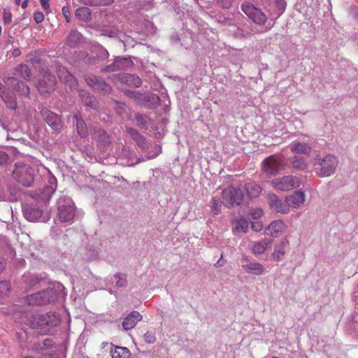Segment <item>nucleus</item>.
I'll return each instance as SVG.
<instances>
[{"label": "nucleus", "instance_id": "nucleus-1", "mask_svg": "<svg viewBox=\"0 0 358 358\" xmlns=\"http://www.w3.org/2000/svg\"><path fill=\"white\" fill-rule=\"evenodd\" d=\"M6 85L8 87H13L14 91L7 89L0 82V96L6 102L7 106L11 109H15L17 103L15 99V92L27 96L30 93L29 87L24 83L17 80L14 77H10L6 81Z\"/></svg>", "mask_w": 358, "mask_h": 358}, {"label": "nucleus", "instance_id": "nucleus-2", "mask_svg": "<svg viewBox=\"0 0 358 358\" xmlns=\"http://www.w3.org/2000/svg\"><path fill=\"white\" fill-rule=\"evenodd\" d=\"M338 163L337 157L333 155H327L325 157L317 155L315 157L313 165L319 177H328L335 172Z\"/></svg>", "mask_w": 358, "mask_h": 358}, {"label": "nucleus", "instance_id": "nucleus-3", "mask_svg": "<svg viewBox=\"0 0 358 358\" xmlns=\"http://www.w3.org/2000/svg\"><path fill=\"white\" fill-rule=\"evenodd\" d=\"M13 177L23 186L30 187L34 182V170L28 164L17 163L15 165Z\"/></svg>", "mask_w": 358, "mask_h": 358}, {"label": "nucleus", "instance_id": "nucleus-4", "mask_svg": "<svg viewBox=\"0 0 358 358\" xmlns=\"http://www.w3.org/2000/svg\"><path fill=\"white\" fill-rule=\"evenodd\" d=\"M285 166L286 164L277 155L268 156L261 164L262 172L269 176H275L279 171L284 170Z\"/></svg>", "mask_w": 358, "mask_h": 358}, {"label": "nucleus", "instance_id": "nucleus-5", "mask_svg": "<svg viewBox=\"0 0 358 358\" xmlns=\"http://www.w3.org/2000/svg\"><path fill=\"white\" fill-rule=\"evenodd\" d=\"M300 185V179L294 176H285L271 181L272 187L280 191H290L298 188Z\"/></svg>", "mask_w": 358, "mask_h": 358}, {"label": "nucleus", "instance_id": "nucleus-6", "mask_svg": "<svg viewBox=\"0 0 358 358\" xmlns=\"http://www.w3.org/2000/svg\"><path fill=\"white\" fill-rule=\"evenodd\" d=\"M243 199V194L241 189L229 186L222 192V202L225 206H238Z\"/></svg>", "mask_w": 358, "mask_h": 358}, {"label": "nucleus", "instance_id": "nucleus-7", "mask_svg": "<svg viewBox=\"0 0 358 358\" xmlns=\"http://www.w3.org/2000/svg\"><path fill=\"white\" fill-rule=\"evenodd\" d=\"M241 9L249 18L257 24H264L267 20L266 15L261 10L249 3H243Z\"/></svg>", "mask_w": 358, "mask_h": 358}, {"label": "nucleus", "instance_id": "nucleus-8", "mask_svg": "<svg viewBox=\"0 0 358 358\" xmlns=\"http://www.w3.org/2000/svg\"><path fill=\"white\" fill-rule=\"evenodd\" d=\"M55 77L49 72H45L37 84V88L41 94L52 92L56 86Z\"/></svg>", "mask_w": 358, "mask_h": 358}, {"label": "nucleus", "instance_id": "nucleus-9", "mask_svg": "<svg viewBox=\"0 0 358 358\" xmlns=\"http://www.w3.org/2000/svg\"><path fill=\"white\" fill-rule=\"evenodd\" d=\"M50 291L45 290L27 296L24 302L29 306L45 305L50 301Z\"/></svg>", "mask_w": 358, "mask_h": 358}, {"label": "nucleus", "instance_id": "nucleus-10", "mask_svg": "<svg viewBox=\"0 0 358 358\" xmlns=\"http://www.w3.org/2000/svg\"><path fill=\"white\" fill-rule=\"evenodd\" d=\"M42 118L55 131H59L62 128L60 117L50 110L43 108L40 111Z\"/></svg>", "mask_w": 358, "mask_h": 358}, {"label": "nucleus", "instance_id": "nucleus-11", "mask_svg": "<svg viewBox=\"0 0 358 358\" xmlns=\"http://www.w3.org/2000/svg\"><path fill=\"white\" fill-rule=\"evenodd\" d=\"M56 71L60 80L69 85L71 89H75L77 87L76 79L65 67L56 64Z\"/></svg>", "mask_w": 358, "mask_h": 358}, {"label": "nucleus", "instance_id": "nucleus-12", "mask_svg": "<svg viewBox=\"0 0 358 358\" xmlns=\"http://www.w3.org/2000/svg\"><path fill=\"white\" fill-rule=\"evenodd\" d=\"M268 198L269 206L273 210L282 214H287L289 212L287 203H283L276 194H270Z\"/></svg>", "mask_w": 358, "mask_h": 358}, {"label": "nucleus", "instance_id": "nucleus-13", "mask_svg": "<svg viewBox=\"0 0 358 358\" xmlns=\"http://www.w3.org/2000/svg\"><path fill=\"white\" fill-rule=\"evenodd\" d=\"M85 82L89 86L94 87L96 90H101L106 93H109L111 91L110 86L107 84L103 79L95 76L87 77Z\"/></svg>", "mask_w": 358, "mask_h": 358}, {"label": "nucleus", "instance_id": "nucleus-14", "mask_svg": "<svg viewBox=\"0 0 358 358\" xmlns=\"http://www.w3.org/2000/svg\"><path fill=\"white\" fill-rule=\"evenodd\" d=\"M113 78L115 81H120L122 83H125L127 85L135 87H138L141 85V80L139 77L132 74L121 73L114 75Z\"/></svg>", "mask_w": 358, "mask_h": 358}, {"label": "nucleus", "instance_id": "nucleus-15", "mask_svg": "<svg viewBox=\"0 0 358 358\" xmlns=\"http://www.w3.org/2000/svg\"><path fill=\"white\" fill-rule=\"evenodd\" d=\"M304 201L305 194L301 191H295L292 194L285 197V202L289 208H299Z\"/></svg>", "mask_w": 358, "mask_h": 358}, {"label": "nucleus", "instance_id": "nucleus-16", "mask_svg": "<svg viewBox=\"0 0 358 358\" xmlns=\"http://www.w3.org/2000/svg\"><path fill=\"white\" fill-rule=\"evenodd\" d=\"M285 229L286 225L283 221L275 220L267 227L266 233L267 235L275 238L281 236Z\"/></svg>", "mask_w": 358, "mask_h": 358}, {"label": "nucleus", "instance_id": "nucleus-17", "mask_svg": "<svg viewBox=\"0 0 358 358\" xmlns=\"http://www.w3.org/2000/svg\"><path fill=\"white\" fill-rule=\"evenodd\" d=\"M74 217V208L71 204L61 205L58 207V218L60 222L71 221Z\"/></svg>", "mask_w": 358, "mask_h": 358}, {"label": "nucleus", "instance_id": "nucleus-18", "mask_svg": "<svg viewBox=\"0 0 358 358\" xmlns=\"http://www.w3.org/2000/svg\"><path fill=\"white\" fill-rule=\"evenodd\" d=\"M142 315L138 311L131 312L122 322V327L124 330L129 331L132 329L138 321L142 320Z\"/></svg>", "mask_w": 358, "mask_h": 358}, {"label": "nucleus", "instance_id": "nucleus-19", "mask_svg": "<svg viewBox=\"0 0 358 358\" xmlns=\"http://www.w3.org/2000/svg\"><path fill=\"white\" fill-rule=\"evenodd\" d=\"M45 314H32L29 313L27 315V324L31 329L42 328L45 327Z\"/></svg>", "mask_w": 358, "mask_h": 358}, {"label": "nucleus", "instance_id": "nucleus-20", "mask_svg": "<svg viewBox=\"0 0 358 358\" xmlns=\"http://www.w3.org/2000/svg\"><path fill=\"white\" fill-rule=\"evenodd\" d=\"M288 244V240L285 238L282 240L279 243L275 245L274 251L272 253V258L273 260L280 262L284 259Z\"/></svg>", "mask_w": 358, "mask_h": 358}, {"label": "nucleus", "instance_id": "nucleus-21", "mask_svg": "<svg viewBox=\"0 0 358 358\" xmlns=\"http://www.w3.org/2000/svg\"><path fill=\"white\" fill-rule=\"evenodd\" d=\"M273 243L272 239H264L261 241L252 242V251L255 255L263 254L267 248H270Z\"/></svg>", "mask_w": 358, "mask_h": 358}, {"label": "nucleus", "instance_id": "nucleus-22", "mask_svg": "<svg viewBox=\"0 0 358 358\" xmlns=\"http://www.w3.org/2000/svg\"><path fill=\"white\" fill-rule=\"evenodd\" d=\"M242 267L246 273L256 275H260L265 272L264 266L259 262H250Z\"/></svg>", "mask_w": 358, "mask_h": 358}, {"label": "nucleus", "instance_id": "nucleus-23", "mask_svg": "<svg viewBox=\"0 0 358 358\" xmlns=\"http://www.w3.org/2000/svg\"><path fill=\"white\" fill-rule=\"evenodd\" d=\"M291 151L294 153L309 155L311 152V147L306 143L293 142L290 146Z\"/></svg>", "mask_w": 358, "mask_h": 358}, {"label": "nucleus", "instance_id": "nucleus-24", "mask_svg": "<svg viewBox=\"0 0 358 358\" xmlns=\"http://www.w3.org/2000/svg\"><path fill=\"white\" fill-rule=\"evenodd\" d=\"M232 231L234 234L246 233L248 229V221L245 218H240L233 222Z\"/></svg>", "mask_w": 358, "mask_h": 358}, {"label": "nucleus", "instance_id": "nucleus-25", "mask_svg": "<svg viewBox=\"0 0 358 358\" xmlns=\"http://www.w3.org/2000/svg\"><path fill=\"white\" fill-rule=\"evenodd\" d=\"M80 33L77 30H71L65 41V45L71 48H74L80 42Z\"/></svg>", "mask_w": 358, "mask_h": 358}, {"label": "nucleus", "instance_id": "nucleus-26", "mask_svg": "<svg viewBox=\"0 0 358 358\" xmlns=\"http://www.w3.org/2000/svg\"><path fill=\"white\" fill-rule=\"evenodd\" d=\"M247 194L252 198L257 197L262 192L261 187L255 182H248L245 185Z\"/></svg>", "mask_w": 358, "mask_h": 358}, {"label": "nucleus", "instance_id": "nucleus-27", "mask_svg": "<svg viewBox=\"0 0 358 358\" xmlns=\"http://www.w3.org/2000/svg\"><path fill=\"white\" fill-rule=\"evenodd\" d=\"M74 117L76 120V127L78 135L82 137L86 136L87 134V129L85 122L78 113L74 115Z\"/></svg>", "mask_w": 358, "mask_h": 358}, {"label": "nucleus", "instance_id": "nucleus-28", "mask_svg": "<svg viewBox=\"0 0 358 358\" xmlns=\"http://www.w3.org/2000/svg\"><path fill=\"white\" fill-rule=\"evenodd\" d=\"M45 326L55 327L60 324L59 317L54 312H49L45 314Z\"/></svg>", "mask_w": 358, "mask_h": 358}, {"label": "nucleus", "instance_id": "nucleus-29", "mask_svg": "<svg viewBox=\"0 0 358 358\" xmlns=\"http://www.w3.org/2000/svg\"><path fill=\"white\" fill-rule=\"evenodd\" d=\"M110 353L112 358H129L131 355L130 351L124 347H115Z\"/></svg>", "mask_w": 358, "mask_h": 358}, {"label": "nucleus", "instance_id": "nucleus-30", "mask_svg": "<svg viewBox=\"0 0 358 358\" xmlns=\"http://www.w3.org/2000/svg\"><path fill=\"white\" fill-rule=\"evenodd\" d=\"M292 166L298 170L303 171L308 168V163L303 157L295 156L290 159Z\"/></svg>", "mask_w": 358, "mask_h": 358}, {"label": "nucleus", "instance_id": "nucleus-31", "mask_svg": "<svg viewBox=\"0 0 358 358\" xmlns=\"http://www.w3.org/2000/svg\"><path fill=\"white\" fill-rule=\"evenodd\" d=\"M117 71L126 70L133 65V62L129 57H122L115 61Z\"/></svg>", "mask_w": 358, "mask_h": 358}, {"label": "nucleus", "instance_id": "nucleus-32", "mask_svg": "<svg viewBox=\"0 0 358 358\" xmlns=\"http://www.w3.org/2000/svg\"><path fill=\"white\" fill-rule=\"evenodd\" d=\"M76 16L79 20L84 22H89L92 17L91 11L87 7H81L78 8L76 11Z\"/></svg>", "mask_w": 358, "mask_h": 358}, {"label": "nucleus", "instance_id": "nucleus-33", "mask_svg": "<svg viewBox=\"0 0 358 358\" xmlns=\"http://www.w3.org/2000/svg\"><path fill=\"white\" fill-rule=\"evenodd\" d=\"M26 218L31 222H34L41 216V211L37 208H30L24 212Z\"/></svg>", "mask_w": 358, "mask_h": 358}, {"label": "nucleus", "instance_id": "nucleus-34", "mask_svg": "<svg viewBox=\"0 0 358 358\" xmlns=\"http://www.w3.org/2000/svg\"><path fill=\"white\" fill-rule=\"evenodd\" d=\"M80 96L82 97L86 106L94 108L97 106V102L96 98L94 96L82 92Z\"/></svg>", "mask_w": 358, "mask_h": 358}, {"label": "nucleus", "instance_id": "nucleus-35", "mask_svg": "<svg viewBox=\"0 0 358 358\" xmlns=\"http://www.w3.org/2000/svg\"><path fill=\"white\" fill-rule=\"evenodd\" d=\"M19 74L25 79H29L31 77V72L29 66L26 64H21L18 66Z\"/></svg>", "mask_w": 358, "mask_h": 358}, {"label": "nucleus", "instance_id": "nucleus-36", "mask_svg": "<svg viewBox=\"0 0 358 358\" xmlns=\"http://www.w3.org/2000/svg\"><path fill=\"white\" fill-rule=\"evenodd\" d=\"M10 289V285L8 282L1 281L0 282V296L7 294Z\"/></svg>", "mask_w": 358, "mask_h": 358}, {"label": "nucleus", "instance_id": "nucleus-37", "mask_svg": "<svg viewBox=\"0 0 358 358\" xmlns=\"http://www.w3.org/2000/svg\"><path fill=\"white\" fill-rule=\"evenodd\" d=\"M249 214L252 219L257 220L263 215V210L259 208H253L250 210Z\"/></svg>", "mask_w": 358, "mask_h": 358}, {"label": "nucleus", "instance_id": "nucleus-38", "mask_svg": "<svg viewBox=\"0 0 358 358\" xmlns=\"http://www.w3.org/2000/svg\"><path fill=\"white\" fill-rule=\"evenodd\" d=\"M115 279H117L116 285L117 287H122L126 286L127 280H126L125 275H122L121 274L117 273L116 275H115Z\"/></svg>", "mask_w": 358, "mask_h": 358}, {"label": "nucleus", "instance_id": "nucleus-39", "mask_svg": "<svg viewBox=\"0 0 358 358\" xmlns=\"http://www.w3.org/2000/svg\"><path fill=\"white\" fill-rule=\"evenodd\" d=\"M136 119V124L139 127L145 128L148 126V122L145 117L141 115H138Z\"/></svg>", "mask_w": 358, "mask_h": 358}, {"label": "nucleus", "instance_id": "nucleus-40", "mask_svg": "<svg viewBox=\"0 0 358 358\" xmlns=\"http://www.w3.org/2000/svg\"><path fill=\"white\" fill-rule=\"evenodd\" d=\"M144 339L145 341L148 343H154L156 338L154 333L151 331H148L144 334Z\"/></svg>", "mask_w": 358, "mask_h": 358}, {"label": "nucleus", "instance_id": "nucleus-41", "mask_svg": "<svg viewBox=\"0 0 358 358\" xmlns=\"http://www.w3.org/2000/svg\"><path fill=\"white\" fill-rule=\"evenodd\" d=\"M210 206L217 214L220 207L219 199L213 197L210 201Z\"/></svg>", "mask_w": 358, "mask_h": 358}, {"label": "nucleus", "instance_id": "nucleus-42", "mask_svg": "<svg viewBox=\"0 0 358 358\" xmlns=\"http://www.w3.org/2000/svg\"><path fill=\"white\" fill-rule=\"evenodd\" d=\"M62 12L63 15L64 16L66 22H70L71 21V15L70 10L69 6H63L62 8Z\"/></svg>", "mask_w": 358, "mask_h": 358}, {"label": "nucleus", "instance_id": "nucleus-43", "mask_svg": "<svg viewBox=\"0 0 358 358\" xmlns=\"http://www.w3.org/2000/svg\"><path fill=\"white\" fill-rule=\"evenodd\" d=\"M82 3L86 5H98L99 3H101V0H80ZM106 3H110L112 1V0H104Z\"/></svg>", "mask_w": 358, "mask_h": 358}, {"label": "nucleus", "instance_id": "nucleus-44", "mask_svg": "<svg viewBox=\"0 0 358 358\" xmlns=\"http://www.w3.org/2000/svg\"><path fill=\"white\" fill-rule=\"evenodd\" d=\"M34 20L36 23H41L44 20V15L43 13L36 11L34 13Z\"/></svg>", "mask_w": 358, "mask_h": 358}, {"label": "nucleus", "instance_id": "nucleus-45", "mask_svg": "<svg viewBox=\"0 0 358 358\" xmlns=\"http://www.w3.org/2000/svg\"><path fill=\"white\" fill-rule=\"evenodd\" d=\"M251 228L255 231H260L263 229V224L260 222H253L251 223Z\"/></svg>", "mask_w": 358, "mask_h": 358}, {"label": "nucleus", "instance_id": "nucleus-46", "mask_svg": "<svg viewBox=\"0 0 358 358\" xmlns=\"http://www.w3.org/2000/svg\"><path fill=\"white\" fill-rule=\"evenodd\" d=\"M102 71H104V72H114V71H117V69H116V66H115V62L113 64H111L110 65H108L105 68H103L102 69Z\"/></svg>", "mask_w": 358, "mask_h": 358}, {"label": "nucleus", "instance_id": "nucleus-47", "mask_svg": "<svg viewBox=\"0 0 358 358\" xmlns=\"http://www.w3.org/2000/svg\"><path fill=\"white\" fill-rule=\"evenodd\" d=\"M127 131L129 132V134L131 135L134 140L139 138V136H141V134L138 133L137 130L132 128H128Z\"/></svg>", "mask_w": 358, "mask_h": 358}, {"label": "nucleus", "instance_id": "nucleus-48", "mask_svg": "<svg viewBox=\"0 0 358 358\" xmlns=\"http://www.w3.org/2000/svg\"><path fill=\"white\" fill-rule=\"evenodd\" d=\"M134 141L141 148L144 149L145 148V139L141 135L139 136V138H136Z\"/></svg>", "mask_w": 358, "mask_h": 358}, {"label": "nucleus", "instance_id": "nucleus-49", "mask_svg": "<svg viewBox=\"0 0 358 358\" xmlns=\"http://www.w3.org/2000/svg\"><path fill=\"white\" fill-rule=\"evenodd\" d=\"M8 159V155L5 152L0 151V165L5 164Z\"/></svg>", "mask_w": 358, "mask_h": 358}, {"label": "nucleus", "instance_id": "nucleus-50", "mask_svg": "<svg viewBox=\"0 0 358 358\" xmlns=\"http://www.w3.org/2000/svg\"><path fill=\"white\" fill-rule=\"evenodd\" d=\"M99 141H102L105 145L110 143L108 136L106 134L105 132H103L101 135L99 136Z\"/></svg>", "mask_w": 358, "mask_h": 358}, {"label": "nucleus", "instance_id": "nucleus-51", "mask_svg": "<svg viewBox=\"0 0 358 358\" xmlns=\"http://www.w3.org/2000/svg\"><path fill=\"white\" fill-rule=\"evenodd\" d=\"M3 20L5 24H9L11 22V14L10 13H4Z\"/></svg>", "mask_w": 358, "mask_h": 358}, {"label": "nucleus", "instance_id": "nucleus-52", "mask_svg": "<svg viewBox=\"0 0 358 358\" xmlns=\"http://www.w3.org/2000/svg\"><path fill=\"white\" fill-rule=\"evenodd\" d=\"M48 1L49 0H40L41 6L44 10H48L50 6Z\"/></svg>", "mask_w": 358, "mask_h": 358}, {"label": "nucleus", "instance_id": "nucleus-53", "mask_svg": "<svg viewBox=\"0 0 358 358\" xmlns=\"http://www.w3.org/2000/svg\"><path fill=\"white\" fill-rule=\"evenodd\" d=\"M28 2L29 1L28 0H24L22 3H21V6L23 9H26L28 6Z\"/></svg>", "mask_w": 358, "mask_h": 358}, {"label": "nucleus", "instance_id": "nucleus-54", "mask_svg": "<svg viewBox=\"0 0 358 358\" xmlns=\"http://www.w3.org/2000/svg\"><path fill=\"white\" fill-rule=\"evenodd\" d=\"M20 55V50L18 49H15L13 51L14 56H18Z\"/></svg>", "mask_w": 358, "mask_h": 358}, {"label": "nucleus", "instance_id": "nucleus-55", "mask_svg": "<svg viewBox=\"0 0 358 358\" xmlns=\"http://www.w3.org/2000/svg\"><path fill=\"white\" fill-rule=\"evenodd\" d=\"M22 0H15V3L17 6H20Z\"/></svg>", "mask_w": 358, "mask_h": 358}, {"label": "nucleus", "instance_id": "nucleus-56", "mask_svg": "<svg viewBox=\"0 0 358 358\" xmlns=\"http://www.w3.org/2000/svg\"><path fill=\"white\" fill-rule=\"evenodd\" d=\"M105 55H106V57H108V55H109L108 52L106 50H105Z\"/></svg>", "mask_w": 358, "mask_h": 358}, {"label": "nucleus", "instance_id": "nucleus-57", "mask_svg": "<svg viewBox=\"0 0 358 358\" xmlns=\"http://www.w3.org/2000/svg\"><path fill=\"white\" fill-rule=\"evenodd\" d=\"M229 4V3H227V4L226 5V7H228Z\"/></svg>", "mask_w": 358, "mask_h": 358}, {"label": "nucleus", "instance_id": "nucleus-58", "mask_svg": "<svg viewBox=\"0 0 358 358\" xmlns=\"http://www.w3.org/2000/svg\"><path fill=\"white\" fill-rule=\"evenodd\" d=\"M273 358H280V357H273Z\"/></svg>", "mask_w": 358, "mask_h": 358}]
</instances>
